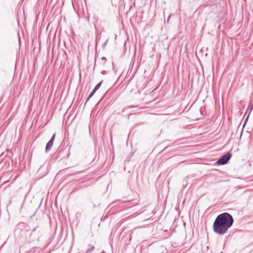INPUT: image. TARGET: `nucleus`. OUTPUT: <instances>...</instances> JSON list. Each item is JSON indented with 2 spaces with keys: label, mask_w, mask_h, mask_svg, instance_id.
<instances>
[{
  "label": "nucleus",
  "mask_w": 253,
  "mask_h": 253,
  "mask_svg": "<svg viewBox=\"0 0 253 253\" xmlns=\"http://www.w3.org/2000/svg\"><path fill=\"white\" fill-rule=\"evenodd\" d=\"M233 223L232 215L228 212H223L215 218L212 225L213 231L216 234L223 235L227 233Z\"/></svg>",
  "instance_id": "obj_1"
},
{
  "label": "nucleus",
  "mask_w": 253,
  "mask_h": 253,
  "mask_svg": "<svg viewBox=\"0 0 253 253\" xmlns=\"http://www.w3.org/2000/svg\"><path fill=\"white\" fill-rule=\"evenodd\" d=\"M232 154L230 152H227L222 157H221L216 162L217 165H223L228 163L231 159Z\"/></svg>",
  "instance_id": "obj_2"
},
{
  "label": "nucleus",
  "mask_w": 253,
  "mask_h": 253,
  "mask_svg": "<svg viewBox=\"0 0 253 253\" xmlns=\"http://www.w3.org/2000/svg\"><path fill=\"white\" fill-rule=\"evenodd\" d=\"M125 202H126L125 201L122 200H117L110 203L109 205L108 208H109L110 210H111V209H114L116 207H121L122 205L125 204Z\"/></svg>",
  "instance_id": "obj_3"
},
{
  "label": "nucleus",
  "mask_w": 253,
  "mask_h": 253,
  "mask_svg": "<svg viewBox=\"0 0 253 253\" xmlns=\"http://www.w3.org/2000/svg\"><path fill=\"white\" fill-rule=\"evenodd\" d=\"M55 135H56V134H55V133H54L53 134V135L52 136L50 139L47 143V144L46 145V147H45V152H47L51 149V148L53 145V142H54V139L55 137Z\"/></svg>",
  "instance_id": "obj_4"
},
{
  "label": "nucleus",
  "mask_w": 253,
  "mask_h": 253,
  "mask_svg": "<svg viewBox=\"0 0 253 253\" xmlns=\"http://www.w3.org/2000/svg\"><path fill=\"white\" fill-rule=\"evenodd\" d=\"M94 246L89 245L88 248L86 249V250L85 251V253H90L94 250Z\"/></svg>",
  "instance_id": "obj_5"
},
{
  "label": "nucleus",
  "mask_w": 253,
  "mask_h": 253,
  "mask_svg": "<svg viewBox=\"0 0 253 253\" xmlns=\"http://www.w3.org/2000/svg\"><path fill=\"white\" fill-rule=\"evenodd\" d=\"M96 91L94 90V89L92 90V91L90 93L88 97H87L85 102V105L86 104V102L89 100V99L94 95V94L95 93Z\"/></svg>",
  "instance_id": "obj_6"
},
{
  "label": "nucleus",
  "mask_w": 253,
  "mask_h": 253,
  "mask_svg": "<svg viewBox=\"0 0 253 253\" xmlns=\"http://www.w3.org/2000/svg\"><path fill=\"white\" fill-rule=\"evenodd\" d=\"M102 82L103 81H101L99 83H98L96 86H95V87L94 88V89L96 91H97L99 88V87H100V86L102 84Z\"/></svg>",
  "instance_id": "obj_7"
},
{
  "label": "nucleus",
  "mask_w": 253,
  "mask_h": 253,
  "mask_svg": "<svg viewBox=\"0 0 253 253\" xmlns=\"http://www.w3.org/2000/svg\"><path fill=\"white\" fill-rule=\"evenodd\" d=\"M249 116V115L248 116V117H247V118L245 119V120L244 121V125H243V127L245 126L246 124L247 123V122L248 121Z\"/></svg>",
  "instance_id": "obj_8"
},
{
  "label": "nucleus",
  "mask_w": 253,
  "mask_h": 253,
  "mask_svg": "<svg viewBox=\"0 0 253 253\" xmlns=\"http://www.w3.org/2000/svg\"><path fill=\"white\" fill-rule=\"evenodd\" d=\"M102 60H104V61H106V59L105 57H102V59H101Z\"/></svg>",
  "instance_id": "obj_9"
},
{
  "label": "nucleus",
  "mask_w": 253,
  "mask_h": 253,
  "mask_svg": "<svg viewBox=\"0 0 253 253\" xmlns=\"http://www.w3.org/2000/svg\"><path fill=\"white\" fill-rule=\"evenodd\" d=\"M36 227L35 228H34V229L33 230V231H32V233L31 235H32L33 233L34 232H35V231H36Z\"/></svg>",
  "instance_id": "obj_10"
},
{
  "label": "nucleus",
  "mask_w": 253,
  "mask_h": 253,
  "mask_svg": "<svg viewBox=\"0 0 253 253\" xmlns=\"http://www.w3.org/2000/svg\"><path fill=\"white\" fill-rule=\"evenodd\" d=\"M170 15L169 16V17L167 19V21H169V18H170Z\"/></svg>",
  "instance_id": "obj_11"
},
{
  "label": "nucleus",
  "mask_w": 253,
  "mask_h": 253,
  "mask_svg": "<svg viewBox=\"0 0 253 253\" xmlns=\"http://www.w3.org/2000/svg\"><path fill=\"white\" fill-rule=\"evenodd\" d=\"M107 42V41L103 45V46H105V45L106 44Z\"/></svg>",
  "instance_id": "obj_12"
},
{
  "label": "nucleus",
  "mask_w": 253,
  "mask_h": 253,
  "mask_svg": "<svg viewBox=\"0 0 253 253\" xmlns=\"http://www.w3.org/2000/svg\"><path fill=\"white\" fill-rule=\"evenodd\" d=\"M87 20L88 21H89V17H88L87 18Z\"/></svg>",
  "instance_id": "obj_13"
},
{
  "label": "nucleus",
  "mask_w": 253,
  "mask_h": 253,
  "mask_svg": "<svg viewBox=\"0 0 253 253\" xmlns=\"http://www.w3.org/2000/svg\"><path fill=\"white\" fill-rule=\"evenodd\" d=\"M220 253H223V252H221Z\"/></svg>",
  "instance_id": "obj_14"
}]
</instances>
